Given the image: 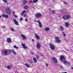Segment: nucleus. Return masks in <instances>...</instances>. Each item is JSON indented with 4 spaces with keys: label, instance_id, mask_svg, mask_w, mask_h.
<instances>
[{
    "label": "nucleus",
    "instance_id": "9",
    "mask_svg": "<svg viewBox=\"0 0 73 73\" xmlns=\"http://www.w3.org/2000/svg\"><path fill=\"white\" fill-rule=\"evenodd\" d=\"M59 30H60L61 31H64V28L62 26H60L59 27Z\"/></svg>",
    "mask_w": 73,
    "mask_h": 73
},
{
    "label": "nucleus",
    "instance_id": "5",
    "mask_svg": "<svg viewBox=\"0 0 73 73\" xmlns=\"http://www.w3.org/2000/svg\"><path fill=\"white\" fill-rule=\"evenodd\" d=\"M60 61H62V60H66V58H65V56H64L63 55H60Z\"/></svg>",
    "mask_w": 73,
    "mask_h": 73
},
{
    "label": "nucleus",
    "instance_id": "18",
    "mask_svg": "<svg viewBox=\"0 0 73 73\" xmlns=\"http://www.w3.org/2000/svg\"><path fill=\"white\" fill-rule=\"evenodd\" d=\"M25 65L26 66V67H27V68H30L31 67V66H30L27 63H26Z\"/></svg>",
    "mask_w": 73,
    "mask_h": 73
},
{
    "label": "nucleus",
    "instance_id": "11",
    "mask_svg": "<svg viewBox=\"0 0 73 73\" xmlns=\"http://www.w3.org/2000/svg\"><path fill=\"white\" fill-rule=\"evenodd\" d=\"M22 46H23V48L25 49H26L28 48V47L25 46V44H22Z\"/></svg>",
    "mask_w": 73,
    "mask_h": 73
},
{
    "label": "nucleus",
    "instance_id": "28",
    "mask_svg": "<svg viewBox=\"0 0 73 73\" xmlns=\"http://www.w3.org/2000/svg\"><path fill=\"white\" fill-rule=\"evenodd\" d=\"M67 64L68 65H70V63L69 62H67Z\"/></svg>",
    "mask_w": 73,
    "mask_h": 73
},
{
    "label": "nucleus",
    "instance_id": "13",
    "mask_svg": "<svg viewBox=\"0 0 73 73\" xmlns=\"http://www.w3.org/2000/svg\"><path fill=\"white\" fill-rule=\"evenodd\" d=\"M35 37L37 40L40 39V36L37 34L35 35Z\"/></svg>",
    "mask_w": 73,
    "mask_h": 73
},
{
    "label": "nucleus",
    "instance_id": "20",
    "mask_svg": "<svg viewBox=\"0 0 73 73\" xmlns=\"http://www.w3.org/2000/svg\"><path fill=\"white\" fill-rule=\"evenodd\" d=\"M33 60L34 61V62L36 63L37 62V60L36 59V58H33Z\"/></svg>",
    "mask_w": 73,
    "mask_h": 73
},
{
    "label": "nucleus",
    "instance_id": "36",
    "mask_svg": "<svg viewBox=\"0 0 73 73\" xmlns=\"http://www.w3.org/2000/svg\"><path fill=\"white\" fill-rule=\"evenodd\" d=\"M8 17H9L8 15H5V18H8Z\"/></svg>",
    "mask_w": 73,
    "mask_h": 73
},
{
    "label": "nucleus",
    "instance_id": "19",
    "mask_svg": "<svg viewBox=\"0 0 73 73\" xmlns=\"http://www.w3.org/2000/svg\"><path fill=\"white\" fill-rule=\"evenodd\" d=\"M49 29H49V28L46 27L45 29L44 30L45 31H49Z\"/></svg>",
    "mask_w": 73,
    "mask_h": 73
},
{
    "label": "nucleus",
    "instance_id": "31",
    "mask_svg": "<svg viewBox=\"0 0 73 73\" xmlns=\"http://www.w3.org/2000/svg\"><path fill=\"white\" fill-rule=\"evenodd\" d=\"M7 68L8 69H11V66H7Z\"/></svg>",
    "mask_w": 73,
    "mask_h": 73
},
{
    "label": "nucleus",
    "instance_id": "30",
    "mask_svg": "<svg viewBox=\"0 0 73 73\" xmlns=\"http://www.w3.org/2000/svg\"><path fill=\"white\" fill-rule=\"evenodd\" d=\"M52 13H53V14H55V11L54 10H53L52 11Z\"/></svg>",
    "mask_w": 73,
    "mask_h": 73
},
{
    "label": "nucleus",
    "instance_id": "44",
    "mask_svg": "<svg viewBox=\"0 0 73 73\" xmlns=\"http://www.w3.org/2000/svg\"><path fill=\"white\" fill-rule=\"evenodd\" d=\"M20 20H21V21H22L23 20V18H20Z\"/></svg>",
    "mask_w": 73,
    "mask_h": 73
},
{
    "label": "nucleus",
    "instance_id": "33",
    "mask_svg": "<svg viewBox=\"0 0 73 73\" xmlns=\"http://www.w3.org/2000/svg\"><path fill=\"white\" fill-rule=\"evenodd\" d=\"M63 36H64V37H66V34H65V33L64 32H63Z\"/></svg>",
    "mask_w": 73,
    "mask_h": 73
},
{
    "label": "nucleus",
    "instance_id": "15",
    "mask_svg": "<svg viewBox=\"0 0 73 73\" xmlns=\"http://www.w3.org/2000/svg\"><path fill=\"white\" fill-rule=\"evenodd\" d=\"M21 36L23 38V39H25V40H26L27 38L25 37V36L23 34L21 35Z\"/></svg>",
    "mask_w": 73,
    "mask_h": 73
},
{
    "label": "nucleus",
    "instance_id": "10",
    "mask_svg": "<svg viewBox=\"0 0 73 73\" xmlns=\"http://www.w3.org/2000/svg\"><path fill=\"white\" fill-rule=\"evenodd\" d=\"M15 24V25H19V22L16 21V19H14L13 20Z\"/></svg>",
    "mask_w": 73,
    "mask_h": 73
},
{
    "label": "nucleus",
    "instance_id": "21",
    "mask_svg": "<svg viewBox=\"0 0 73 73\" xmlns=\"http://www.w3.org/2000/svg\"><path fill=\"white\" fill-rule=\"evenodd\" d=\"M27 1L26 0H24L23 2V5H25V4H27Z\"/></svg>",
    "mask_w": 73,
    "mask_h": 73
},
{
    "label": "nucleus",
    "instance_id": "43",
    "mask_svg": "<svg viewBox=\"0 0 73 73\" xmlns=\"http://www.w3.org/2000/svg\"><path fill=\"white\" fill-rule=\"evenodd\" d=\"M15 13V11H13V14L14 15Z\"/></svg>",
    "mask_w": 73,
    "mask_h": 73
},
{
    "label": "nucleus",
    "instance_id": "27",
    "mask_svg": "<svg viewBox=\"0 0 73 73\" xmlns=\"http://www.w3.org/2000/svg\"><path fill=\"white\" fill-rule=\"evenodd\" d=\"M38 0H34L33 1V3H36L37 1H38Z\"/></svg>",
    "mask_w": 73,
    "mask_h": 73
},
{
    "label": "nucleus",
    "instance_id": "22",
    "mask_svg": "<svg viewBox=\"0 0 73 73\" xmlns=\"http://www.w3.org/2000/svg\"><path fill=\"white\" fill-rule=\"evenodd\" d=\"M25 12H26V11L25 10H24L21 12V15H24V13H25Z\"/></svg>",
    "mask_w": 73,
    "mask_h": 73
},
{
    "label": "nucleus",
    "instance_id": "54",
    "mask_svg": "<svg viewBox=\"0 0 73 73\" xmlns=\"http://www.w3.org/2000/svg\"><path fill=\"white\" fill-rule=\"evenodd\" d=\"M36 21V20H35L34 21Z\"/></svg>",
    "mask_w": 73,
    "mask_h": 73
},
{
    "label": "nucleus",
    "instance_id": "40",
    "mask_svg": "<svg viewBox=\"0 0 73 73\" xmlns=\"http://www.w3.org/2000/svg\"><path fill=\"white\" fill-rule=\"evenodd\" d=\"M30 3H33V1H32V0L30 1Z\"/></svg>",
    "mask_w": 73,
    "mask_h": 73
},
{
    "label": "nucleus",
    "instance_id": "24",
    "mask_svg": "<svg viewBox=\"0 0 73 73\" xmlns=\"http://www.w3.org/2000/svg\"><path fill=\"white\" fill-rule=\"evenodd\" d=\"M13 47L15 49H19V47L16 46V45H14Z\"/></svg>",
    "mask_w": 73,
    "mask_h": 73
},
{
    "label": "nucleus",
    "instance_id": "16",
    "mask_svg": "<svg viewBox=\"0 0 73 73\" xmlns=\"http://www.w3.org/2000/svg\"><path fill=\"white\" fill-rule=\"evenodd\" d=\"M67 61H66V60H65L64 61H61V62H63V63L64 64V65H66V64H67Z\"/></svg>",
    "mask_w": 73,
    "mask_h": 73
},
{
    "label": "nucleus",
    "instance_id": "7",
    "mask_svg": "<svg viewBox=\"0 0 73 73\" xmlns=\"http://www.w3.org/2000/svg\"><path fill=\"white\" fill-rule=\"evenodd\" d=\"M55 39L56 40V42L57 43H59L61 42V40L59 39L58 37H55Z\"/></svg>",
    "mask_w": 73,
    "mask_h": 73
},
{
    "label": "nucleus",
    "instance_id": "45",
    "mask_svg": "<svg viewBox=\"0 0 73 73\" xmlns=\"http://www.w3.org/2000/svg\"><path fill=\"white\" fill-rule=\"evenodd\" d=\"M27 14H25L24 15V16H25V17H27Z\"/></svg>",
    "mask_w": 73,
    "mask_h": 73
},
{
    "label": "nucleus",
    "instance_id": "12",
    "mask_svg": "<svg viewBox=\"0 0 73 73\" xmlns=\"http://www.w3.org/2000/svg\"><path fill=\"white\" fill-rule=\"evenodd\" d=\"M7 42L9 43L11 42H12V40H11V38H8L7 39Z\"/></svg>",
    "mask_w": 73,
    "mask_h": 73
},
{
    "label": "nucleus",
    "instance_id": "34",
    "mask_svg": "<svg viewBox=\"0 0 73 73\" xmlns=\"http://www.w3.org/2000/svg\"><path fill=\"white\" fill-rule=\"evenodd\" d=\"M36 57L37 59H39V56H38V55H37L36 56Z\"/></svg>",
    "mask_w": 73,
    "mask_h": 73
},
{
    "label": "nucleus",
    "instance_id": "57",
    "mask_svg": "<svg viewBox=\"0 0 73 73\" xmlns=\"http://www.w3.org/2000/svg\"><path fill=\"white\" fill-rule=\"evenodd\" d=\"M72 25H73V23H72Z\"/></svg>",
    "mask_w": 73,
    "mask_h": 73
},
{
    "label": "nucleus",
    "instance_id": "17",
    "mask_svg": "<svg viewBox=\"0 0 73 73\" xmlns=\"http://www.w3.org/2000/svg\"><path fill=\"white\" fill-rule=\"evenodd\" d=\"M70 24H69V23H68V22H67L65 23V25L66 27H68L69 26Z\"/></svg>",
    "mask_w": 73,
    "mask_h": 73
},
{
    "label": "nucleus",
    "instance_id": "6",
    "mask_svg": "<svg viewBox=\"0 0 73 73\" xmlns=\"http://www.w3.org/2000/svg\"><path fill=\"white\" fill-rule=\"evenodd\" d=\"M41 46V45L40 44V43L39 42H38L37 43L36 45V47L37 48V49H38V50H41V48H40Z\"/></svg>",
    "mask_w": 73,
    "mask_h": 73
},
{
    "label": "nucleus",
    "instance_id": "56",
    "mask_svg": "<svg viewBox=\"0 0 73 73\" xmlns=\"http://www.w3.org/2000/svg\"><path fill=\"white\" fill-rule=\"evenodd\" d=\"M2 0L3 1V0Z\"/></svg>",
    "mask_w": 73,
    "mask_h": 73
},
{
    "label": "nucleus",
    "instance_id": "26",
    "mask_svg": "<svg viewBox=\"0 0 73 73\" xmlns=\"http://www.w3.org/2000/svg\"><path fill=\"white\" fill-rule=\"evenodd\" d=\"M63 3L66 5H68V3L66 1L63 2Z\"/></svg>",
    "mask_w": 73,
    "mask_h": 73
},
{
    "label": "nucleus",
    "instance_id": "55",
    "mask_svg": "<svg viewBox=\"0 0 73 73\" xmlns=\"http://www.w3.org/2000/svg\"><path fill=\"white\" fill-rule=\"evenodd\" d=\"M72 0V1H73V0Z\"/></svg>",
    "mask_w": 73,
    "mask_h": 73
},
{
    "label": "nucleus",
    "instance_id": "32",
    "mask_svg": "<svg viewBox=\"0 0 73 73\" xmlns=\"http://www.w3.org/2000/svg\"><path fill=\"white\" fill-rule=\"evenodd\" d=\"M48 10L50 12H52V9L50 8H48Z\"/></svg>",
    "mask_w": 73,
    "mask_h": 73
},
{
    "label": "nucleus",
    "instance_id": "14",
    "mask_svg": "<svg viewBox=\"0 0 73 73\" xmlns=\"http://www.w3.org/2000/svg\"><path fill=\"white\" fill-rule=\"evenodd\" d=\"M36 16L37 18H39V17H40L41 16V14L38 13L36 15Z\"/></svg>",
    "mask_w": 73,
    "mask_h": 73
},
{
    "label": "nucleus",
    "instance_id": "37",
    "mask_svg": "<svg viewBox=\"0 0 73 73\" xmlns=\"http://www.w3.org/2000/svg\"><path fill=\"white\" fill-rule=\"evenodd\" d=\"M11 30L12 31H13V32H15V30H14V29L13 28H12V29H11Z\"/></svg>",
    "mask_w": 73,
    "mask_h": 73
},
{
    "label": "nucleus",
    "instance_id": "49",
    "mask_svg": "<svg viewBox=\"0 0 73 73\" xmlns=\"http://www.w3.org/2000/svg\"><path fill=\"white\" fill-rule=\"evenodd\" d=\"M32 41H33V42H34V39H32Z\"/></svg>",
    "mask_w": 73,
    "mask_h": 73
},
{
    "label": "nucleus",
    "instance_id": "3",
    "mask_svg": "<svg viewBox=\"0 0 73 73\" xmlns=\"http://www.w3.org/2000/svg\"><path fill=\"white\" fill-rule=\"evenodd\" d=\"M70 18V17L69 15H64L63 17V19L64 20H69Z\"/></svg>",
    "mask_w": 73,
    "mask_h": 73
},
{
    "label": "nucleus",
    "instance_id": "41",
    "mask_svg": "<svg viewBox=\"0 0 73 73\" xmlns=\"http://www.w3.org/2000/svg\"><path fill=\"white\" fill-rule=\"evenodd\" d=\"M48 65L49 64H48L46 63V66H48Z\"/></svg>",
    "mask_w": 73,
    "mask_h": 73
},
{
    "label": "nucleus",
    "instance_id": "29",
    "mask_svg": "<svg viewBox=\"0 0 73 73\" xmlns=\"http://www.w3.org/2000/svg\"><path fill=\"white\" fill-rule=\"evenodd\" d=\"M3 1L5 3H7L8 2V1L7 0H3Z\"/></svg>",
    "mask_w": 73,
    "mask_h": 73
},
{
    "label": "nucleus",
    "instance_id": "4",
    "mask_svg": "<svg viewBox=\"0 0 73 73\" xmlns=\"http://www.w3.org/2000/svg\"><path fill=\"white\" fill-rule=\"evenodd\" d=\"M5 11L6 13L7 14H10L11 13V9L9 8H7L6 9Z\"/></svg>",
    "mask_w": 73,
    "mask_h": 73
},
{
    "label": "nucleus",
    "instance_id": "52",
    "mask_svg": "<svg viewBox=\"0 0 73 73\" xmlns=\"http://www.w3.org/2000/svg\"><path fill=\"white\" fill-rule=\"evenodd\" d=\"M71 68H72V69H73V67H72Z\"/></svg>",
    "mask_w": 73,
    "mask_h": 73
},
{
    "label": "nucleus",
    "instance_id": "48",
    "mask_svg": "<svg viewBox=\"0 0 73 73\" xmlns=\"http://www.w3.org/2000/svg\"><path fill=\"white\" fill-rule=\"evenodd\" d=\"M37 22L39 24V23H40V21H37Z\"/></svg>",
    "mask_w": 73,
    "mask_h": 73
},
{
    "label": "nucleus",
    "instance_id": "46",
    "mask_svg": "<svg viewBox=\"0 0 73 73\" xmlns=\"http://www.w3.org/2000/svg\"><path fill=\"white\" fill-rule=\"evenodd\" d=\"M10 66L11 67H13V66H12V65L11 64L10 65Z\"/></svg>",
    "mask_w": 73,
    "mask_h": 73
},
{
    "label": "nucleus",
    "instance_id": "23",
    "mask_svg": "<svg viewBox=\"0 0 73 73\" xmlns=\"http://www.w3.org/2000/svg\"><path fill=\"white\" fill-rule=\"evenodd\" d=\"M39 27H40V28H42V24H41V23H39Z\"/></svg>",
    "mask_w": 73,
    "mask_h": 73
},
{
    "label": "nucleus",
    "instance_id": "25",
    "mask_svg": "<svg viewBox=\"0 0 73 73\" xmlns=\"http://www.w3.org/2000/svg\"><path fill=\"white\" fill-rule=\"evenodd\" d=\"M24 8L25 9H27L28 8V6L27 5H25L24 6Z\"/></svg>",
    "mask_w": 73,
    "mask_h": 73
},
{
    "label": "nucleus",
    "instance_id": "42",
    "mask_svg": "<svg viewBox=\"0 0 73 73\" xmlns=\"http://www.w3.org/2000/svg\"><path fill=\"white\" fill-rule=\"evenodd\" d=\"M30 63H31V64H33V61H31Z\"/></svg>",
    "mask_w": 73,
    "mask_h": 73
},
{
    "label": "nucleus",
    "instance_id": "50",
    "mask_svg": "<svg viewBox=\"0 0 73 73\" xmlns=\"http://www.w3.org/2000/svg\"><path fill=\"white\" fill-rule=\"evenodd\" d=\"M0 18H1V16L0 15Z\"/></svg>",
    "mask_w": 73,
    "mask_h": 73
},
{
    "label": "nucleus",
    "instance_id": "2",
    "mask_svg": "<svg viewBox=\"0 0 73 73\" xmlns=\"http://www.w3.org/2000/svg\"><path fill=\"white\" fill-rule=\"evenodd\" d=\"M49 45L50 46V48L51 49V50H54L55 49V46L53 44V43H51L49 44Z\"/></svg>",
    "mask_w": 73,
    "mask_h": 73
},
{
    "label": "nucleus",
    "instance_id": "47",
    "mask_svg": "<svg viewBox=\"0 0 73 73\" xmlns=\"http://www.w3.org/2000/svg\"><path fill=\"white\" fill-rule=\"evenodd\" d=\"M25 21H28V19H25Z\"/></svg>",
    "mask_w": 73,
    "mask_h": 73
},
{
    "label": "nucleus",
    "instance_id": "8",
    "mask_svg": "<svg viewBox=\"0 0 73 73\" xmlns=\"http://www.w3.org/2000/svg\"><path fill=\"white\" fill-rule=\"evenodd\" d=\"M52 60L55 62L57 63L58 62L57 61V60L55 57H53L52 58Z\"/></svg>",
    "mask_w": 73,
    "mask_h": 73
},
{
    "label": "nucleus",
    "instance_id": "39",
    "mask_svg": "<svg viewBox=\"0 0 73 73\" xmlns=\"http://www.w3.org/2000/svg\"><path fill=\"white\" fill-rule=\"evenodd\" d=\"M2 16L3 17H5V15L4 14H3L2 15Z\"/></svg>",
    "mask_w": 73,
    "mask_h": 73
},
{
    "label": "nucleus",
    "instance_id": "51",
    "mask_svg": "<svg viewBox=\"0 0 73 73\" xmlns=\"http://www.w3.org/2000/svg\"><path fill=\"white\" fill-rule=\"evenodd\" d=\"M63 73H67V72H63Z\"/></svg>",
    "mask_w": 73,
    "mask_h": 73
},
{
    "label": "nucleus",
    "instance_id": "1",
    "mask_svg": "<svg viewBox=\"0 0 73 73\" xmlns=\"http://www.w3.org/2000/svg\"><path fill=\"white\" fill-rule=\"evenodd\" d=\"M8 51H9V53H11V52H12L13 53V54H16V52H15V50L14 49L12 50V51L11 50L7 49L5 50L4 52H2V53L3 54H4L5 56H7L8 55Z\"/></svg>",
    "mask_w": 73,
    "mask_h": 73
},
{
    "label": "nucleus",
    "instance_id": "35",
    "mask_svg": "<svg viewBox=\"0 0 73 73\" xmlns=\"http://www.w3.org/2000/svg\"><path fill=\"white\" fill-rule=\"evenodd\" d=\"M14 16L15 17V18H17V16L16 15H14Z\"/></svg>",
    "mask_w": 73,
    "mask_h": 73
},
{
    "label": "nucleus",
    "instance_id": "53",
    "mask_svg": "<svg viewBox=\"0 0 73 73\" xmlns=\"http://www.w3.org/2000/svg\"><path fill=\"white\" fill-rule=\"evenodd\" d=\"M48 1H49V0H47Z\"/></svg>",
    "mask_w": 73,
    "mask_h": 73
},
{
    "label": "nucleus",
    "instance_id": "38",
    "mask_svg": "<svg viewBox=\"0 0 73 73\" xmlns=\"http://www.w3.org/2000/svg\"><path fill=\"white\" fill-rule=\"evenodd\" d=\"M31 54L32 55H33V54H34V52H31Z\"/></svg>",
    "mask_w": 73,
    "mask_h": 73
}]
</instances>
